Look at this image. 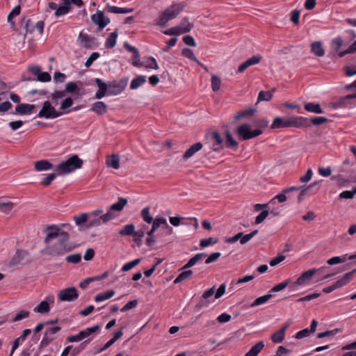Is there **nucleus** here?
<instances>
[{"instance_id": "f257e3e1", "label": "nucleus", "mask_w": 356, "mask_h": 356, "mask_svg": "<svg viewBox=\"0 0 356 356\" xmlns=\"http://www.w3.org/2000/svg\"><path fill=\"white\" fill-rule=\"evenodd\" d=\"M47 236L44 238L46 248L44 252L52 257L63 255L72 251L74 246L70 242L69 234L62 230L58 225H48L46 227Z\"/></svg>"}, {"instance_id": "f03ea898", "label": "nucleus", "mask_w": 356, "mask_h": 356, "mask_svg": "<svg viewBox=\"0 0 356 356\" xmlns=\"http://www.w3.org/2000/svg\"><path fill=\"white\" fill-rule=\"evenodd\" d=\"M185 6L186 3L184 2L173 3L160 15L157 24L161 27L165 26L167 22L177 17Z\"/></svg>"}, {"instance_id": "7ed1b4c3", "label": "nucleus", "mask_w": 356, "mask_h": 356, "mask_svg": "<svg viewBox=\"0 0 356 356\" xmlns=\"http://www.w3.org/2000/svg\"><path fill=\"white\" fill-rule=\"evenodd\" d=\"M83 163V161L77 155L74 154L67 161L59 163L56 166V170L60 172L58 175L68 174L76 169L81 168Z\"/></svg>"}, {"instance_id": "20e7f679", "label": "nucleus", "mask_w": 356, "mask_h": 356, "mask_svg": "<svg viewBox=\"0 0 356 356\" xmlns=\"http://www.w3.org/2000/svg\"><path fill=\"white\" fill-rule=\"evenodd\" d=\"M70 111H58L55 109V108L51 105L49 101H45L42 106L41 110L39 111L37 117L38 118H44L46 119H54L61 116L63 114L70 113Z\"/></svg>"}, {"instance_id": "39448f33", "label": "nucleus", "mask_w": 356, "mask_h": 356, "mask_svg": "<svg viewBox=\"0 0 356 356\" xmlns=\"http://www.w3.org/2000/svg\"><path fill=\"white\" fill-rule=\"evenodd\" d=\"M207 139L210 144L207 153L211 151L219 152L223 148V138L220 133L213 131L207 136Z\"/></svg>"}, {"instance_id": "423d86ee", "label": "nucleus", "mask_w": 356, "mask_h": 356, "mask_svg": "<svg viewBox=\"0 0 356 356\" xmlns=\"http://www.w3.org/2000/svg\"><path fill=\"white\" fill-rule=\"evenodd\" d=\"M60 330L61 327L60 326H55L53 327L47 328L45 330L44 337L38 346V350H41L49 345L56 339L55 334Z\"/></svg>"}, {"instance_id": "0eeeda50", "label": "nucleus", "mask_w": 356, "mask_h": 356, "mask_svg": "<svg viewBox=\"0 0 356 356\" xmlns=\"http://www.w3.org/2000/svg\"><path fill=\"white\" fill-rule=\"evenodd\" d=\"M128 78H123L119 81H113L108 83V95H116L120 94L127 87Z\"/></svg>"}, {"instance_id": "6e6552de", "label": "nucleus", "mask_w": 356, "mask_h": 356, "mask_svg": "<svg viewBox=\"0 0 356 356\" xmlns=\"http://www.w3.org/2000/svg\"><path fill=\"white\" fill-rule=\"evenodd\" d=\"M79 297L77 289L72 286L64 289L59 291L58 298L59 301L71 302L76 300Z\"/></svg>"}, {"instance_id": "1a4fd4ad", "label": "nucleus", "mask_w": 356, "mask_h": 356, "mask_svg": "<svg viewBox=\"0 0 356 356\" xmlns=\"http://www.w3.org/2000/svg\"><path fill=\"white\" fill-rule=\"evenodd\" d=\"M115 218L113 213L106 212L105 214L101 215L99 218H93L90 216L88 219L87 227H97L103 223H106Z\"/></svg>"}, {"instance_id": "9d476101", "label": "nucleus", "mask_w": 356, "mask_h": 356, "mask_svg": "<svg viewBox=\"0 0 356 356\" xmlns=\"http://www.w3.org/2000/svg\"><path fill=\"white\" fill-rule=\"evenodd\" d=\"M91 20L98 26L99 31H102L111 22L109 18L105 17L104 12L100 10H97L95 14L91 16Z\"/></svg>"}, {"instance_id": "9b49d317", "label": "nucleus", "mask_w": 356, "mask_h": 356, "mask_svg": "<svg viewBox=\"0 0 356 356\" xmlns=\"http://www.w3.org/2000/svg\"><path fill=\"white\" fill-rule=\"evenodd\" d=\"M78 40L80 42L81 47L86 49H92L94 47L97 46L95 38L90 37L82 32L79 33Z\"/></svg>"}, {"instance_id": "f8f14e48", "label": "nucleus", "mask_w": 356, "mask_h": 356, "mask_svg": "<svg viewBox=\"0 0 356 356\" xmlns=\"http://www.w3.org/2000/svg\"><path fill=\"white\" fill-rule=\"evenodd\" d=\"M320 269L312 268L305 271L296 281L295 285L302 286L309 283L312 277L314 275L318 270Z\"/></svg>"}, {"instance_id": "ddd939ff", "label": "nucleus", "mask_w": 356, "mask_h": 356, "mask_svg": "<svg viewBox=\"0 0 356 356\" xmlns=\"http://www.w3.org/2000/svg\"><path fill=\"white\" fill-rule=\"evenodd\" d=\"M29 253L26 250H17L15 255L10 261V266H15L25 263L26 258Z\"/></svg>"}, {"instance_id": "4468645a", "label": "nucleus", "mask_w": 356, "mask_h": 356, "mask_svg": "<svg viewBox=\"0 0 356 356\" xmlns=\"http://www.w3.org/2000/svg\"><path fill=\"white\" fill-rule=\"evenodd\" d=\"M261 58L262 57L260 55L253 56L238 66L237 72L242 73L249 67L259 63L261 60Z\"/></svg>"}, {"instance_id": "2eb2a0df", "label": "nucleus", "mask_w": 356, "mask_h": 356, "mask_svg": "<svg viewBox=\"0 0 356 356\" xmlns=\"http://www.w3.org/2000/svg\"><path fill=\"white\" fill-rule=\"evenodd\" d=\"M285 127H292L291 117L286 118L277 117L274 119L270 127L271 129H281Z\"/></svg>"}, {"instance_id": "dca6fc26", "label": "nucleus", "mask_w": 356, "mask_h": 356, "mask_svg": "<svg viewBox=\"0 0 356 356\" xmlns=\"http://www.w3.org/2000/svg\"><path fill=\"white\" fill-rule=\"evenodd\" d=\"M95 82L99 88V90L95 94V97L97 99H102L106 94L108 95V84H106L101 79L99 78L95 79Z\"/></svg>"}, {"instance_id": "f3484780", "label": "nucleus", "mask_w": 356, "mask_h": 356, "mask_svg": "<svg viewBox=\"0 0 356 356\" xmlns=\"http://www.w3.org/2000/svg\"><path fill=\"white\" fill-rule=\"evenodd\" d=\"M292 127L307 128L309 126V118L305 117L291 116Z\"/></svg>"}, {"instance_id": "a211bd4d", "label": "nucleus", "mask_w": 356, "mask_h": 356, "mask_svg": "<svg viewBox=\"0 0 356 356\" xmlns=\"http://www.w3.org/2000/svg\"><path fill=\"white\" fill-rule=\"evenodd\" d=\"M35 105L29 104H19L15 107V113L19 115H27L32 113Z\"/></svg>"}, {"instance_id": "6ab92c4d", "label": "nucleus", "mask_w": 356, "mask_h": 356, "mask_svg": "<svg viewBox=\"0 0 356 356\" xmlns=\"http://www.w3.org/2000/svg\"><path fill=\"white\" fill-rule=\"evenodd\" d=\"M290 323H286L282 327H281L278 331L275 332L271 336V340L276 343H279L283 341L285 337V332L286 329L289 327Z\"/></svg>"}, {"instance_id": "aec40b11", "label": "nucleus", "mask_w": 356, "mask_h": 356, "mask_svg": "<svg viewBox=\"0 0 356 356\" xmlns=\"http://www.w3.org/2000/svg\"><path fill=\"white\" fill-rule=\"evenodd\" d=\"M250 129L251 127L249 124H243L237 127L236 133L243 140H249Z\"/></svg>"}, {"instance_id": "412c9836", "label": "nucleus", "mask_w": 356, "mask_h": 356, "mask_svg": "<svg viewBox=\"0 0 356 356\" xmlns=\"http://www.w3.org/2000/svg\"><path fill=\"white\" fill-rule=\"evenodd\" d=\"M31 330L26 329V330H24L22 332L21 335L13 341V347H12V349H11V352H10V356L13 355V354L15 352V350L19 347V346L20 344V342L21 341H24L26 339V338L29 334H31Z\"/></svg>"}, {"instance_id": "4be33fe9", "label": "nucleus", "mask_w": 356, "mask_h": 356, "mask_svg": "<svg viewBox=\"0 0 356 356\" xmlns=\"http://www.w3.org/2000/svg\"><path fill=\"white\" fill-rule=\"evenodd\" d=\"M79 84L81 85L82 83L80 81H76V82L70 81L65 84V88L67 93H71L72 95H81V93H80L81 88L79 87V86H78Z\"/></svg>"}, {"instance_id": "5701e85b", "label": "nucleus", "mask_w": 356, "mask_h": 356, "mask_svg": "<svg viewBox=\"0 0 356 356\" xmlns=\"http://www.w3.org/2000/svg\"><path fill=\"white\" fill-rule=\"evenodd\" d=\"M203 147V145L200 142H197L191 145L184 154L183 159L186 160L192 157L196 152L200 151Z\"/></svg>"}, {"instance_id": "b1692460", "label": "nucleus", "mask_w": 356, "mask_h": 356, "mask_svg": "<svg viewBox=\"0 0 356 356\" xmlns=\"http://www.w3.org/2000/svg\"><path fill=\"white\" fill-rule=\"evenodd\" d=\"M90 110L97 115H103L107 112V106L103 102H97L92 104Z\"/></svg>"}, {"instance_id": "393cba45", "label": "nucleus", "mask_w": 356, "mask_h": 356, "mask_svg": "<svg viewBox=\"0 0 356 356\" xmlns=\"http://www.w3.org/2000/svg\"><path fill=\"white\" fill-rule=\"evenodd\" d=\"M127 204V200L124 197H119L118 202L112 204L107 212L121 211Z\"/></svg>"}, {"instance_id": "a878e982", "label": "nucleus", "mask_w": 356, "mask_h": 356, "mask_svg": "<svg viewBox=\"0 0 356 356\" xmlns=\"http://www.w3.org/2000/svg\"><path fill=\"white\" fill-rule=\"evenodd\" d=\"M177 27L179 29V33L183 34L189 32L193 27V24L189 22L188 18L184 17L181 20V22L178 26H177Z\"/></svg>"}, {"instance_id": "bb28decb", "label": "nucleus", "mask_w": 356, "mask_h": 356, "mask_svg": "<svg viewBox=\"0 0 356 356\" xmlns=\"http://www.w3.org/2000/svg\"><path fill=\"white\" fill-rule=\"evenodd\" d=\"M70 4L71 2L70 0H64L63 4L58 6V9H56V11L55 12V15L56 17H59L60 15L67 14L71 8Z\"/></svg>"}, {"instance_id": "cd10ccee", "label": "nucleus", "mask_w": 356, "mask_h": 356, "mask_svg": "<svg viewBox=\"0 0 356 356\" xmlns=\"http://www.w3.org/2000/svg\"><path fill=\"white\" fill-rule=\"evenodd\" d=\"M304 108L307 112L316 113V114L323 113V110L319 104H316V103H312V102L306 103L304 105Z\"/></svg>"}, {"instance_id": "c85d7f7f", "label": "nucleus", "mask_w": 356, "mask_h": 356, "mask_svg": "<svg viewBox=\"0 0 356 356\" xmlns=\"http://www.w3.org/2000/svg\"><path fill=\"white\" fill-rule=\"evenodd\" d=\"M317 184H318V182L314 181V182H312V184H310L307 186H302V188H300V192L298 196V202H301L303 200L304 197L310 193L311 188H313L314 186H316Z\"/></svg>"}, {"instance_id": "c756f323", "label": "nucleus", "mask_w": 356, "mask_h": 356, "mask_svg": "<svg viewBox=\"0 0 356 356\" xmlns=\"http://www.w3.org/2000/svg\"><path fill=\"white\" fill-rule=\"evenodd\" d=\"M311 50L317 56L321 57L325 55V50L321 42H314L312 43Z\"/></svg>"}, {"instance_id": "7c9ffc66", "label": "nucleus", "mask_w": 356, "mask_h": 356, "mask_svg": "<svg viewBox=\"0 0 356 356\" xmlns=\"http://www.w3.org/2000/svg\"><path fill=\"white\" fill-rule=\"evenodd\" d=\"M35 168L38 171L47 170L52 168L53 165L47 160L38 161L34 164Z\"/></svg>"}, {"instance_id": "2f4dec72", "label": "nucleus", "mask_w": 356, "mask_h": 356, "mask_svg": "<svg viewBox=\"0 0 356 356\" xmlns=\"http://www.w3.org/2000/svg\"><path fill=\"white\" fill-rule=\"evenodd\" d=\"M225 136L227 148L236 149L238 144L237 141L232 137V135L229 131H227L225 132Z\"/></svg>"}, {"instance_id": "473e14b6", "label": "nucleus", "mask_w": 356, "mask_h": 356, "mask_svg": "<svg viewBox=\"0 0 356 356\" xmlns=\"http://www.w3.org/2000/svg\"><path fill=\"white\" fill-rule=\"evenodd\" d=\"M181 54L184 56L188 58V59L191 60H193L195 62H196L198 65H200V66L203 67L204 70H207V67L204 66L198 60L197 58L195 56L194 54H193V51L192 49H188V48H184L182 49V51H181Z\"/></svg>"}, {"instance_id": "72a5a7b5", "label": "nucleus", "mask_w": 356, "mask_h": 356, "mask_svg": "<svg viewBox=\"0 0 356 356\" xmlns=\"http://www.w3.org/2000/svg\"><path fill=\"white\" fill-rule=\"evenodd\" d=\"M206 254L204 253H197L194 257L191 258L189 261L187 262L186 264H185L181 269H187L189 268L193 267L197 261H200L201 259L204 257Z\"/></svg>"}, {"instance_id": "f704fd0d", "label": "nucleus", "mask_w": 356, "mask_h": 356, "mask_svg": "<svg viewBox=\"0 0 356 356\" xmlns=\"http://www.w3.org/2000/svg\"><path fill=\"white\" fill-rule=\"evenodd\" d=\"M165 224V219L163 218H156L152 221V229L147 232L148 236H153L156 229L161 225Z\"/></svg>"}, {"instance_id": "c9c22d12", "label": "nucleus", "mask_w": 356, "mask_h": 356, "mask_svg": "<svg viewBox=\"0 0 356 356\" xmlns=\"http://www.w3.org/2000/svg\"><path fill=\"white\" fill-rule=\"evenodd\" d=\"M118 38V31L115 30V31L112 32L108 38L106 39L105 42V47L107 49H112L113 48L116 44V40Z\"/></svg>"}, {"instance_id": "e433bc0d", "label": "nucleus", "mask_w": 356, "mask_h": 356, "mask_svg": "<svg viewBox=\"0 0 356 356\" xmlns=\"http://www.w3.org/2000/svg\"><path fill=\"white\" fill-rule=\"evenodd\" d=\"M193 274V270H187L181 273L174 280L175 284H178L185 280H189L192 277Z\"/></svg>"}, {"instance_id": "4c0bfd02", "label": "nucleus", "mask_w": 356, "mask_h": 356, "mask_svg": "<svg viewBox=\"0 0 356 356\" xmlns=\"http://www.w3.org/2000/svg\"><path fill=\"white\" fill-rule=\"evenodd\" d=\"M256 112H257V111H256L255 108H250L248 109H246V110H244V111H242L238 113L235 115L234 120H241L242 118H245L252 116L253 115H254V113Z\"/></svg>"}, {"instance_id": "58836bf2", "label": "nucleus", "mask_w": 356, "mask_h": 356, "mask_svg": "<svg viewBox=\"0 0 356 356\" xmlns=\"http://www.w3.org/2000/svg\"><path fill=\"white\" fill-rule=\"evenodd\" d=\"M146 81V77L143 75H140L134 78L130 84V88L131 90H135L139 88L140 86L144 84Z\"/></svg>"}, {"instance_id": "ea45409f", "label": "nucleus", "mask_w": 356, "mask_h": 356, "mask_svg": "<svg viewBox=\"0 0 356 356\" xmlns=\"http://www.w3.org/2000/svg\"><path fill=\"white\" fill-rule=\"evenodd\" d=\"M264 347V341H259L257 343L253 346L246 354L251 356H257V355L261 352Z\"/></svg>"}, {"instance_id": "a19ab883", "label": "nucleus", "mask_w": 356, "mask_h": 356, "mask_svg": "<svg viewBox=\"0 0 356 356\" xmlns=\"http://www.w3.org/2000/svg\"><path fill=\"white\" fill-rule=\"evenodd\" d=\"M108 166L111 167L114 169H118L120 168V158L118 155L113 154L106 161Z\"/></svg>"}, {"instance_id": "79ce46f5", "label": "nucleus", "mask_w": 356, "mask_h": 356, "mask_svg": "<svg viewBox=\"0 0 356 356\" xmlns=\"http://www.w3.org/2000/svg\"><path fill=\"white\" fill-rule=\"evenodd\" d=\"M114 294L115 291L113 290L107 291L104 293L96 295L95 297V300L96 302H102L112 298Z\"/></svg>"}, {"instance_id": "37998d69", "label": "nucleus", "mask_w": 356, "mask_h": 356, "mask_svg": "<svg viewBox=\"0 0 356 356\" xmlns=\"http://www.w3.org/2000/svg\"><path fill=\"white\" fill-rule=\"evenodd\" d=\"M50 310L49 305L47 301H42L37 307L33 309V311L37 313L45 314L48 313Z\"/></svg>"}, {"instance_id": "c03bdc74", "label": "nucleus", "mask_w": 356, "mask_h": 356, "mask_svg": "<svg viewBox=\"0 0 356 356\" xmlns=\"http://www.w3.org/2000/svg\"><path fill=\"white\" fill-rule=\"evenodd\" d=\"M135 232V226L134 224H128L120 230L119 234L121 236H131Z\"/></svg>"}, {"instance_id": "a18cd8bd", "label": "nucleus", "mask_w": 356, "mask_h": 356, "mask_svg": "<svg viewBox=\"0 0 356 356\" xmlns=\"http://www.w3.org/2000/svg\"><path fill=\"white\" fill-rule=\"evenodd\" d=\"M100 328H101V326L99 325H96L91 327H87L86 329L80 331V332L81 334L83 339H85V338L89 337L90 335H91L92 334L99 330Z\"/></svg>"}, {"instance_id": "49530a36", "label": "nucleus", "mask_w": 356, "mask_h": 356, "mask_svg": "<svg viewBox=\"0 0 356 356\" xmlns=\"http://www.w3.org/2000/svg\"><path fill=\"white\" fill-rule=\"evenodd\" d=\"M273 91H273H260L258 95V102L270 101L273 98Z\"/></svg>"}, {"instance_id": "de8ad7c7", "label": "nucleus", "mask_w": 356, "mask_h": 356, "mask_svg": "<svg viewBox=\"0 0 356 356\" xmlns=\"http://www.w3.org/2000/svg\"><path fill=\"white\" fill-rule=\"evenodd\" d=\"M309 126L311 124H313L315 126H318V125H321L325 122H327L329 121V120L325 117L319 116V117H313L312 118H309Z\"/></svg>"}, {"instance_id": "09e8293b", "label": "nucleus", "mask_w": 356, "mask_h": 356, "mask_svg": "<svg viewBox=\"0 0 356 356\" xmlns=\"http://www.w3.org/2000/svg\"><path fill=\"white\" fill-rule=\"evenodd\" d=\"M347 261V255H343L342 257H333L327 261V264L332 266L338 264L344 263Z\"/></svg>"}, {"instance_id": "8fccbe9b", "label": "nucleus", "mask_w": 356, "mask_h": 356, "mask_svg": "<svg viewBox=\"0 0 356 356\" xmlns=\"http://www.w3.org/2000/svg\"><path fill=\"white\" fill-rule=\"evenodd\" d=\"M273 297V295L270 293L264 295L259 298L255 299V300L251 304V307H256L260 305H262L266 302L268 300H270Z\"/></svg>"}, {"instance_id": "3c124183", "label": "nucleus", "mask_w": 356, "mask_h": 356, "mask_svg": "<svg viewBox=\"0 0 356 356\" xmlns=\"http://www.w3.org/2000/svg\"><path fill=\"white\" fill-rule=\"evenodd\" d=\"M30 315V312L26 310H22L19 313H17L14 317L10 320L11 322H18L23 319L28 318Z\"/></svg>"}, {"instance_id": "603ef678", "label": "nucleus", "mask_w": 356, "mask_h": 356, "mask_svg": "<svg viewBox=\"0 0 356 356\" xmlns=\"http://www.w3.org/2000/svg\"><path fill=\"white\" fill-rule=\"evenodd\" d=\"M88 342H89V340H86V341L82 342L79 346H76L74 348H72L71 353H70V356H77L78 355H79L81 351H83L86 348V346Z\"/></svg>"}, {"instance_id": "864d4df0", "label": "nucleus", "mask_w": 356, "mask_h": 356, "mask_svg": "<svg viewBox=\"0 0 356 356\" xmlns=\"http://www.w3.org/2000/svg\"><path fill=\"white\" fill-rule=\"evenodd\" d=\"M343 44V40L341 37L336 38L331 42V47L334 54L338 53L339 50Z\"/></svg>"}, {"instance_id": "5fc2aeb1", "label": "nucleus", "mask_w": 356, "mask_h": 356, "mask_svg": "<svg viewBox=\"0 0 356 356\" xmlns=\"http://www.w3.org/2000/svg\"><path fill=\"white\" fill-rule=\"evenodd\" d=\"M221 86L220 79L216 75L211 76V88L213 91L217 92L220 90Z\"/></svg>"}, {"instance_id": "6e6d98bb", "label": "nucleus", "mask_w": 356, "mask_h": 356, "mask_svg": "<svg viewBox=\"0 0 356 356\" xmlns=\"http://www.w3.org/2000/svg\"><path fill=\"white\" fill-rule=\"evenodd\" d=\"M149 207L144 208L141 211V216L144 221L150 224L154 220L153 217L149 214Z\"/></svg>"}, {"instance_id": "4d7b16f0", "label": "nucleus", "mask_w": 356, "mask_h": 356, "mask_svg": "<svg viewBox=\"0 0 356 356\" xmlns=\"http://www.w3.org/2000/svg\"><path fill=\"white\" fill-rule=\"evenodd\" d=\"M14 203L11 202H0V210L4 213H9L14 207Z\"/></svg>"}, {"instance_id": "13d9d810", "label": "nucleus", "mask_w": 356, "mask_h": 356, "mask_svg": "<svg viewBox=\"0 0 356 356\" xmlns=\"http://www.w3.org/2000/svg\"><path fill=\"white\" fill-rule=\"evenodd\" d=\"M73 105V99L72 97H68L65 98L60 104V109L63 111H68L67 110Z\"/></svg>"}, {"instance_id": "bf43d9fd", "label": "nucleus", "mask_w": 356, "mask_h": 356, "mask_svg": "<svg viewBox=\"0 0 356 356\" xmlns=\"http://www.w3.org/2000/svg\"><path fill=\"white\" fill-rule=\"evenodd\" d=\"M147 60V63L144 65V67L147 69H154L158 70L159 66L156 63V60L152 56L147 57L145 58Z\"/></svg>"}, {"instance_id": "052dcab7", "label": "nucleus", "mask_w": 356, "mask_h": 356, "mask_svg": "<svg viewBox=\"0 0 356 356\" xmlns=\"http://www.w3.org/2000/svg\"><path fill=\"white\" fill-rule=\"evenodd\" d=\"M88 216L87 213H81L79 216H74V220L76 225H81L83 222L88 223Z\"/></svg>"}, {"instance_id": "680f3d73", "label": "nucleus", "mask_w": 356, "mask_h": 356, "mask_svg": "<svg viewBox=\"0 0 356 356\" xmlns=\"http://www.w3.org/2000/svg\"><path fill=\"white\" fill-rule=\"evenodd\" d=\"M140 261H141V259H134V260H133L131 261L126 263L122 266V270L124 271V272L125 271H129L131 269H132L133 268H134L136 266L139 264Z\"/></svg>"}, {"instance_id": "e2e57ef3", "label": "nucleus", "mask_w": 356, "mask_h": 356, "mask_svg": "<svg viewBox=\"0 0 356 356\" xmlns=\"http://www.w3.org/2000/svg\"><path fill=\"white\" fill-rule=\"evenodd\" d=\"M290 283V280H287L283 282H281V283H279L278 284H276L275 286H274L270 290V293H275V292H278V291H280L283 289H284L287 286L288 284Z\"/></svg>"}, {"instance_id": "0e129e2a", "label": "nucleus", "mask_w": 356, "mask_h": 356, "mask_svg": "<svg viewBox=\"0 0 356 356\" xmlns=\"http://www.w3.org/2000/svg\"><path fill=\"white\" fill-rule=\"evenodd\" d=\"M65 260L68 263L78 264L81 260V255L79 253L70 254L66 257Z\"/></svg>"}, {"instance_id": "69168bd1", "label": "nucleus", "mask_w": 356, "mask_h": 356, "mask_svg": "<svg viewBox=\"0 0 356 356\" xmlns=\"http://www.w3.org/2000/svg\"><path fill=\"white\" fill-rule=\"evenodd\" d=\"M66 93H67V91L65 89V90H55L52 94H51V99L56 103V104H57V100L58 99H61V98H63L64 97H65L66 95Z\"/></svg>"}, {"instance_id": "338daca9", "label": "nucleus", "mask_w": 356, "mask_h": 356, "mask_svg": "<svg viewBox=\"0 0 356 356\" xmlns=\"http://www.w3.org/2000/svg\"><path fill=\"white\" fill-rule=\"evenodd\" d=\"M356 52V40L345 51L338 53L339 58H342L348 54H354Z\"/></svg>"}, {"instance_id": "774afa93", "label": "nucleus", "mask_w": 356, "mask_h": 356, "mask_svg": "<svg viewBox=\"0 0 356 356\" xmlns=\"http://www.w3.org/2000/svg\"><path fill=\"white\" fill-rule=\"evenodd\" d=\"M356 195V187L352 191H345L340 193V199H352Z\"/></svg>"}]
</instances>
